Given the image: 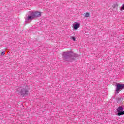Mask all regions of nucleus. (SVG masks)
<instances>
[{
    "label": "nucleus",
    "mask_w": 124,
    "mask_h": 124,
    "mask_svg": "<svg viewBox=\"0 0 124 124\" xmlns=\"http://www.w3.org/2000/svg\"><path fill=\"white\" fill-rule=\"evenodd\" d=\"M41 16V12L36 11V12H32L30 16H28L27 18V22L28 21H32L35 18H38Z\"/></svg>",
    "instance_id": "f03ea898"
},
{
    "label": "nucleus",
    "mask_w": 124,
    "mask_h": 124,
    "mask_svg": "<svg viewBox=\"0 0 124 124\" xmlns=\"http://www.w3.org/2000/svg\"><path fill=\"white\" fill-rule=\"evenodd\" d=\"M72 59L73 60H74V58H72Z\"/></svg>",
    "instance_id": "f8f14e48"
},
{
    "label": "nucleus",
    "mask_w": 124,
    "mask_h": 124,
    "mask_svg": "<svg viewBox=\"0 0 124 124\" xmlns=\"http://www.w3.org/2000/svg\"><path fill=\"white\" fill-rule=\"evenodd\" d=\"M117 110L118 112V116H122V115H124V111H123L124 108H123V107L120 106L118 108Z\"/></svg>",
    "instance_id": "39448f33"
},
{
    "label": "nucleus",
    "mask_w": 124,
    "mask_h": 124,
    "mask_svg": "<svg viewBox=\"0 0 124 124\" xmlns=\"http://www.w3.org/2000/svg\"><path fill=\"white\" fill-rule=\"evenodd\" d=\"M5 54V53H4V51H3L2 53H1V56H4V54Z\"/></svg>",
    "instance_id": "9d476101"
},
{
    "label": "nucleus",
    "mask_w": 124,
    "mask_h": 124,
    "mask_svg": "<svg viewBox=\"0 0 124 124\" xmlns=\"http://www.w3.org/2000/svg\"><path fill=\"white\" fill-rule=\"evenodd\" d=\"M116 94H118L119 93V92H120V90H123L124 89V84H120L118 83L116 86Z\"/></svg>",
    "instance_id": "20e7f679"
},
{
    "label": "nucleus",
    "mask_w": 124,
    "mask_h": 124,
    "mask_svg": "<svg viewBox=\"0 0 124 124\" xmlns=\"http://www.w3.org/2000/svg\"><path fill=\"white\" fill-rule=\"evenodd\" d=\"M90 16V14H89V13H86V14H85V16H84V17H85V18H88V17H89Z\"/></svg>",
    "instance_id": "0eeeda50"
},
{
    "label": "nucleus",
    "mask_w": 124,
    "mask_h": 124,
    "mask_svg": "<svg viewBox=\"0 0 124 124\" xmlns=\"http://www.w3.org/2000/svg\"><path fill=\"white\" fill-rule=\"evenodd\" d=\"M80 28V24L78 22H75L73 24V29L74 30H77Z\"/></svg>",
    "instance_id": "423d86ee"
},
{
    "label": "nucleus",
    "mask_w": 124,
    "mask_h": 124,
    "mask_svg": "<svg viewBox=\"0 0 124 124\" xmlns=\"http://www.w3.org/2000/svg\"><path fill=\"white\" fill-rule=\"evenodd\" d=\"M72 56H73V53H72L70 51L63 53V58L65 61H68V59H70Z\"/></svg>",
    "instance_id": "7ed1b4c3"
},
{
    "label": "nucleus",
    "mask_w": 124,
    "mask_h": 124,
    "mask_svg": "<svg viewBox=\"0 0 124 124\" xmlns=\"http://www.w3.org/2000/svg\"><path fill=\"white\" fill-rule=\"evenodd\" d=\"M120 10H124V4L122 5V8L120 9Z\"/></svg>",
    "instance_id": "1a4fd4ad"
},
{
    "label": "nucleus",
    "mask_w": 124,
    "mask_h": 124,
    "mask_svg": "<svg viewBox=\"0 0 124 124\" xmlns=\"http://www.w3.org/2000/svg\"><path fill=\"white\" fill-rule=\"evenodd\" d=\"M29 86L22 85L17 88V92L22 96H25L29 94Z\"/></svg>",
    "instance_id": "f257e3e1"
},
{
    "label": "nucleus",
    "mask_w": 124,
    "mask_h": 124,
    "mask_svg": "<svg viewBox=\"0 0 124 124\" xmlns=\"http://www.w3.org/2000/svg\"><path fill=\"white\" fill-rule=\"evenodd\" d=\"M71 39L73 40V41H76V39H75V37L72 36Z\"/></svg>",
    "instance_id": "6e6552de"
},
{
    "label": "nucleus",
    "mask_w": 124,
    "mask_h": 124,
    "mask_svg": "<svg viewBox=\"0 0 124 124\" xmlns=\"http://www.w3.org/2000/svg\"><path fill=\"white\" fill-rule=\"evenodd\" d=\"M74 57L75 58H76V57H78V54H74Z\"/></svg>",
    "instance_id": "9b49d317"
}]
</instances>
